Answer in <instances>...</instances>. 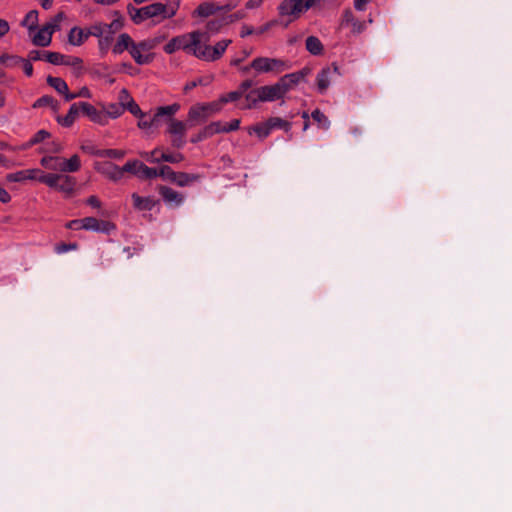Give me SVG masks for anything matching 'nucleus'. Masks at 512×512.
Here are the masks:
<instances>
[{"label":"nucleus","mask_w":512,"mask_h":512,"mask_svg":"<svg viewBox=\"0 0 512 512\" xmlns=\"http://www.w3.org/2000/svg\"><path fill=\"white\" fill-rule=\"evenodd\" d=\"M169 121L168 133L172 135L171 144L174 148L181 149L185 145V133L189 127L188 121L183 122L180 120L166 117Z\"/></svg>","instance_id":"7"},{"label":"nucleus","mask_w":512,"mask_h":512,"mask_svg":"<svg viewBox=\"0 0 512 512\" xmlns=\"http://www.w3.org/2000/svg\"><path fill=\"white\" fill-rule=\"evenodd\" d=\"M311 117L320 125L321 128L327 130L330 127L329 119L319 109H315L312 112Z\"/></svg>","instance_id":"39"},{"label":"nucleus","mask_w":512,"mask_h":512,"mask_svg":"<svg viewBox=\"0 0 512 512\" xmlns=\"http://www.w3.org/2000/svg\"><path fill=\"white\" fill-rule=\"evenodd\" d=\"M86 202H87V204H88V205H90L91 207H94V208H100V207H101V202H100V200H99L96 196H94V195L90 196V197L87 199V201H86Z\"/></svg>","instance_id":"64"},{"label":"nucleus","mask_w":512,"mask_h":512,"mask_svg":"<svg viewBox=\"0 0 512 512\" xmlns=\"http://www.w3.org/2000/svg\"><path fill=\"white\" fill-rule=\"evenodd\" d=\"M278 10L281 16H290L293 19L307 11L302 0H284L280 3Z\"/></svg>","instance_id":"8"},{"label":"nucleus","mask_w":512,"mask_h":512,"mask_svg":"<svg viewBox=\"0 0 512 512\" xmlns=\"http://www.w3.org/2000/svg\"><path fill=\"white\" fill-rule=\"evenodd\" d=\"M141 50H139L137 47H135V42L131 46L129 53L132 56V58L135 60V62L139 65H145L152 61L153 57L152 55H142Z\"/></svg>","instance_id":"31"},{"label":"nucleus","mask_w":512,"mask_h":512,"mask_svg":"<svg viewBox=\"0 0 512 512\" xmlns=\"http://www.w3.org/2000/svg\"><path fill=\"white\" fill-rule=\"evenodd\" d=\"M114 229H115V225L112 224L111 222L100 220L97 232L109 234Z\"/></svg>","instance_id":"53"},{"label":"nucleus","mask_w":512,"mask_h":512,"mask_svg":"<svg viewBox=\"0 0 512 512\" xmlns=\"http://www.w3.org/2000/svg\"><path fill=\"white\" fill-rule=\"evenodd\" d=\"M96 170L114 182L121 180L123 177L121 167L109 161L98 164Z\"/></svg>","instance_id":"14"},{"label":"nucleus","mask_w":512,"mask_h":512,"mask_svg":"<svg viewBox=\"0 0 512 512\" xmlns=\"http://www.w3.org/2000/svg\"><path fill=\"white\" fill-rule=\"evenodd\" d=\"M81 163L78 155H73L70 159H63L60 172H76L80 169Z\"/></svg>","instance_id":"30"},{"label":"nucleus","mask_w":512,"mask_h":512,"mask_svg":"<svg viewBox=\"0 0 512 512\" xmlns=\"http://www.w3.org/2000/svg\"><path fill=\"white\" fill-rule=\"evenodd\" d=\"M63 159L57 156H45L41 159V165L49 170L60 171Z\"/></svg>","instance_id":"28"},{"label":"nucleus","mask_w":512,"mask_h":512,"mask_svg":"<svg viewBox=\"0 0 512 512\" xmlns=\"http://www.w3.org/2000/svg\"><path fill=\"white\" fill-rule=\"evenodd\" d=\"M83 152L97 156V152L101 149H96L92 144H85L81 146Z\"/></svg>","instance_id":"61"},{"label":"nucleus","mask_w":512,"mask_h":512,"mask_svg":"<svg viewBox=\"0 0 512 512\" xmlns=\"http://www.w3.org/2000/svg\"><path fill=\"white\" fill-rule=\"evenodd\" d=\"M184 159V156L181 153L176 154H170L162 152L160 155V158H147V161L150 163H160L162 161L169 162V163H178L181 162Z\"/></svg>","instance_id":"29"},{"label":"nucleus","mask_w":512,"mask_h":512,"mask_svg":"<svg viewBox=\"0 0 512 512\" xmlns=\"http://www.w3.org/2000/svg\"><path fill=\"white\" fill-rule=\"evenodd\" d=\"M253 131L260 138L267 137L271 132V127L269 126L268 120L265 123L254 126Z\"/></svg>","instance_id":"49"},{"label":"nucleus","mask_w":512,"mask_h":512,"mask_svg":"<svg viewBox=\"0 0 512 512\" xmlns=\"http://www.w3.org/2000/svg\"><path fill=\"white\" fill-rule=\"evenodd\" d=\"M251 67L258 73H275L279 74L290 69L291 65L288 61L278 58L257 57L251 62Z\"/></svg>","instance_id":"2"},{"label":"nucleus","mask_w":512,"mask_h":512,"mask_svg":"<svg viewBox=\"0 0 512 512\" xmlns=\"http://www.w3.org/2000/svg\"><path fill=\"white\" fill-rule=\"evenodd\" d=\"M75 186L76 179L74 177L61 174V180L56 190L65 193L67 196H71L74 193Z\"/></svg>","instance_id":"24"},{"label":"nucleus","mask_w":512,"mask_h":512,"mask_svg":"<svg viewBox=\"0 0 512 512\" xmlns=\"http://www.w3.org/2000/svg\"><path fill=\"white\" fill-rule=\"evenodd\" d=\"M255 85V82L252 79H246L244 80L235 91H231L227 94L222 95L219 100L222 104V106L229 102H236L240 100L244 93L247 92L250 88H252Z\"/></svg>","instance_id":"11"},{"label":"nucleus","mask_w":512,"mask_h":512,"mask_svg":"<svg viewBox=\"0 0 512 512\" xmlns=\"http://www.w3.org/2000/svg\"><path fill=\"white\" fill-rule=\"evenodd\" d=\"M215 12V6L212 3H202L195 10L194 14L200 17H208Z\"/></svg>","instance_id":"40"},{"label":"nucleus","mask_w":512,"mask_h":512,"mask_svg":"<svg viewBox=\"0 0 512 512\" xmlns=\"http://www.w3.org/2000/svg\"><path fill=\"white\" fill-rule=\"evenodd\" d=\"M23 61V58L16 55L2 54L0 55V63L7 67H15Z\"/></svg>","instance_id":"43"},{"label":"nucleus","mask_w":512,"mask_h":512,"mask_svg":"<svg viewBox=\"0 0 512 512\" xmlns=\"http://www.w3.org/2000/svg\"><path fill=\"white\" fill-rule=\"evenodd\" d=\"M269 126L271 130L273 129H283L285 132H289L292 124L289 121L283 120L279 117H271L268 119Z\"/></svg>","instance_id":"35"},{"label":"nucleus","mask_w":512,"mask_h":512,"mask_svg":"<svg viewBox=\"0 0 512 512\" xmlns=\"http://www.w3.org/2000/svg\"><path fill=\"white\" fill-rule=\"evenodd\" d=\"M100 220L94 217H85L81 220H73L69 223V228H83L85 230H91L97 232Z\"/></svg>","instance_id":"21"},{"label":"nucleus","mask_w":512,"mask_h":512,"mask_svg":"<svg viewBox=\"0 0 512 512\" xmlns=\"http://www.w3.org/2000/svg\"><path fill=\"white\" fill-rule=\"evenodd\" d=\"M119 104L121 106H123V108L125 109V106L130 103V101L133 100V98L130 96L129 92L126 90V89H122L120 92H119Z\"/></svg>","instance_id":"52"},{"label":"nucleus","mask_w":512,"mask_h":512,"mask_svg":"<svg viewBox=\"0 0 512 512\" xmlns=\"http://www.w3.org/2000/svg\"><path fill=\"white\" fill-rule=\"evenodd\" d=\"M20 64H22L24 73L27 76L30 77V76L33 75V66H32V64L30 63L29 60L23 59V61H21Z\"/></svg>","instance_id":"59"},{"label":"nucleus","mask_w":512,"mask_h":512,"mask_svg":"<svg viewBox=\"0 0 512 512\" xmlns=\"http://www.w3.org/2000/svg\"><path fill=\"white\" fill-rule=\"evenodd\" d=\"M57 25L46 24L34 36L33 43L36 46L46 47L50 45L52 34L56 30Z\"/></svg>","instance_id":"16"},{"label":"nucleus","mask_w":512,"mask_h":512,"mask_svg":"<svg viewBox=\"0 0 512 512\" xmlns=\"http://www.w3.org/2000/svg\"><path fill=\"white\" fill-rule=\"evenodd\" d=\"M224 131L225 133L236 131L239 129L240 126V120L239 119H233L229 124H225Z\"/></svg>","instance_id":"57"},{"label":"nucleus","mask_w":512,"mask_h":512,"mask_svg":"<svg viewBox=\"0 0 512 512\" xmlns=\"http://www.w3.org/2000/svg\"><path fill=\"white\" fill-rule=\"evenodd\" d=\"M158 176L162 177L165 180L173 182L176 176V172L173 171L170 166L163 165L158 169Z\"/></svg>","instance_id":"47"},{"label":"nucleus","mask_w":512,"mask_h":512,"mask_svg":"<svg viewBox=\"0 0 512 512\" xmlns=\"http://www.w3.org/2000/svg\"><path fill=\"white\" fill-rule=\"evenodd\" d=\"M199 179V175L188 174L185 172H176L173 183H176L180 187H185Z\"/></svg>","instance_id":"27"},{"label":"nucleus","mask_w":512,"mask_h":512,"mask_svg":"<svg viewBox=\"0 0 512 512\" xmlns=\"http://www.w3.org/2000/svg\"><path fill=\"white\" fill-rule=\"evenodd\" d=\"M77 248V245L75 243L65 244L62 243L56 247V252L61 254L65 253L69 250H75Z\"/></svg>","instance_id":"58"},{"label":"nucleus","mask_w":512,"mask_h":512,"mask_svg":"<svg viewBox=\"0 0 512 512\" xmlns=\"http://www.w3.org/2000/svg\"><path fill=\"white\" fill-rule=\"evenodd\" d=\"M208 41V35L202 31H193L191 33L177 36L172 38L165 46L164 51L167 54H172L177 50H184L185 52L192 54L199 47V44L203 41Z\"/></svg>","instance_id":"1"},{"label":"nucleus","mask_w":512,"mask_h":512,"mask_svg":"<svg viewBox=\"0 0 512 512\" xmlns=\"http://www.w3.org/2000/svg\"><path fill=\"white\" fill-rule=\"evenodd\" d=\"M61 64L79 68L82 65V60L78 57L65 56Z\"/></svg>","instance_id":"54"},{"label":"nucleus","mask_w":512,"mask_h":512,"mask_svg":"<svg viewBox=\"0 0 512 512\" xmlns=\"http://www.w3.org/2000/svg\"><path fill=\"white\" fill-rule=\"evenodd\" d=\"M124 111L125 109L123 108V106H121L120 104L112 103L107 106L106 112L104 114L106 115V118L110 117L115 119L121 116Z\"/></svg>","instance_id":"41"},{"label":"nucleus","mask_w":512,"mask_h":512,"mask_svg":"<svg viewBox=\"0 0 512 512\" xmlns=\"http://www.w3.org/2000/svg\"><path fill=\"white\" fill-rule=\"evenodd\" d=\"M128 12L130 14L131 19L134 23L139 24L143 22L146 19H152V18H163V3L156 2L151 5L142 7V8H135L133 5L129 4L127 6Z\"/></svg>","instance_id":"4"},{"label":"nucleus","mask_w":512,"mask_h":512,"mask_svg":"<svg viewBox=\"0 0 512 512\" xmlns=\"http://www.w3.org/2000/svg\"><path fill=\"white\" fill-rule=\"evenodd\" d=\"M159 192L164 201L170 205L179 206L184 200L180 193L167 186H161Z\"/></svg>","instance_id":"19"},{"label":"nucleus","mask_w":512,"mask_h":512,"mask_svg":"<svg viewBox=\"0 0 512 512\" xmlns=\"http://www.w3.org/2000/svg\"><path fill=\"white\" fill-rule=\"evenodd\" d=\"M80 113L87 116L91 121L100 125L106 124V115L97 110L93 105L87 102H79Z\"/></svg>","instance_id":"15"},{"label":"nucleus","mask_w":512,"mask_h":512,"mask_svg":"<svg viewBox=\"0 0 512 512\" xmlns=\"http://www.w3.org/2000/svg\"><path fill=\"white\" fill-rule=\"evenodd\" d=\"M105 33V27L99 23L88 29L73 27L68 34V41L71 45L80 46L89 36L101 37Z\"/></svg>","instance_id":"6"},{"label":"nucleus","mask_w":512,"mask_h":512,"mask_svg":"<svg viewBox=\"0 0 512 512\" xmlns=\"http://www.w3.org/2000/svg\"><path fill=\"white\" fill-rule=\"evenodd\" d=\"M61 180V174H42L40 177H38V181L46 184L50 188L56 189L58 187V183Z\"/></svg>","instance_id":"32"},{"label":"nucleus","mask_w":512,"mask_h":512,"mask_svg":"<svg viewBox=\"0 0 512 512\" xmlns=\"http://www.w3.org/2000/svg\"><path fill=\"white\" fill-rule=\"evenodd\" d=\"M179 5L180 0H168L167 3L163 4V18L167 19L173 17L179 8Z\"/></svg>","instance_id":"34"},{"label":"nucleus","mask_w":512,"mask_h":512,"mask_svg":"<svg viewBox=\"0 0 512 512\" xmlns=\"http://www.w3.org/2000/svg\"><path fill=\"white\" fill-rule=\"evenodd\" d=\"M133 205L141 211H150L154 206V201L149 197H141L136 193L132 194Z\"/></svg>","instance_id":"25"},{"label":"nucleus","mask_w":512,"mask_h":512,"mask_svg":"<svg viewBox=\"0 0 512 512\" xmlns=\"http://www.w3.org/2000/svg\"><path fill=\"white\" fill-rule=\"evenodd\" d=\"M125 110H128L131 114H133L136 117L142 116V111H141L140 107L138 106V104L134 100L130 101V103H128L125 106Z\"/></svg>","instance_id":"55"},{"label":"nucleus","mask_w":512,"mask_h":512,"mask_svg":"<svg viewBox=\"0 0 512 512\" xmlns=\"http://www.w3.org/2000/svg\"><path fill=\"white\" fill-rule=\"evenodd\" d=\"M37 22H38V11L31 10L26 14V16L22 22V25L28 26L29 29L31 30L36 27Z\"/></svg>","instance_id":"44"},{"label":"nucleus","mask_w":512,"mask_h":512,"mask_svg":"<svg viewBox=\"0 0 512 512\" xmlns=\"http://www.w3.org/2000/svg\"><path fill=\"white\" fill-rule=\"evenodd\" d=\"M125 156V151L118 149H101L97 152V157L121 159Z\"/></svg>","instance_id":"38"},{"label":"nucleus","mask_w":512,"mask_h":512,"mask_svg":"<svg viewBox=\"0 0 512 512\" xmlns=\"http://www.w3.org/2000/svg\"><path fill=\"white\" fill-rule=\"evenodd\" d=\"M200 105H202L208 117L220 112L223 107L219 99L209 103H200Z\"/></svg>","instance_id":"37"},{"label":"nucleus","mask_w":512,"mask_h":512,"mask_svg":"<svg viewBox=\"0 0 512 512\" xmlns=\"http://www.w3.org/2000/svg\"><path fill=\"white\" fill-rule=\"evenodd\" d=\"M50 137V133L46 130H39L29 141V145H35L38 144L45 139Z\"/></svg>","instance_id":"50"},{"label":"nucleus","mask_w":512,"mask_h":512,"mask_svg":"<svg viewBox=\"0 0 512 512\" xmlns=\"http://www.w3.org/2000/svg\"><path fill=\"white\" fill-rule=\"evenodd\" d=\"M309 73L310 69L305 67L300 71L282 76L278 83L280 84L283 93L286 94L295 85L303 81Z\"/></svg>","instance_id":"9"},{"label":"nucleus","mask_w":512,"mask_h":512,"mask_svg":"<svg viewBox=\"0 0 512 512\" xmlns=\"http://www.w3.org/2000/svg\"><path fill=\"white\" fill-rule=\"evenodd\" d=\"M47 83L60 94L68 91V85L62 78L48 76Z\"/></svg>","instance_id":"33"},{"label":"nucleus","mask_w":512,"mask_h":512,"mask_svg":"<svg viewBox=\"0 0 512 512\" xmlns=\"http://www.w3.org/2000/svg\"><path fill=\"white\" fill-rule=\"evenodd\" d=\"M138 172V177L141 179H153L158 177V169L148 167L142 162Z\"/></svg>","instance_id":"36"},{"label":"nucleus","mask_w":512,"mask_h":512,"mask_svg":"<svg viewBox=\"0 0 512 512\" xmlns=\"http://www.w3.org/2000/svg\"><path fill=\"white\" fill-rule=\"evenodd\" d=\"M206 42L207 41L203 40L199 44V47L193 52V55L205 61H215L224 54L231 40L219 41L214 47L207 45Z\"/></svg>","instance_id":"5"},{"label":"nucleus","mask_w":512,"mask_h":512,"mask_svg":"<svg viewBox=\"0 0 512 512\" xmlns=\"http://www.w3.org/2000/svg\"><path fill=\"white\" fill-rule=\"evenodd\" d=\"M208 118L209 117L207 116L205 110L202 108V105L198 103L190 107L187 116V121L189 127H194L205 123L208 120Z\"/></svg>","instance_id":"17"},{"label":"nucleus","mask_w":512,"mask_h":512,"mask_svg":"<svg viewBox=\"0 0 512 512\" xmlns=\"http://www.w3.org/2000/svg\"><path fill=\"white\" fill-rule=\"evenodd\" d=\"M80 115L79 103H73L65 116H58L57 121L64 127H70Z\"/></svg>","instance_id":"22"},{"label":"nucleus","mask_w":512,"mask_h":512,"mask_svg":"<svg viewBox=\"0 0 512 512\" xmlns=\"http://www.w3.org/2000/svg\"><path fill=\"white\" fill-rule=\"evenodd\" d=\"M338 66L333 63L331 66L323 68L317 75V87L320 93H324L330 85L334 75H339Z\"/></svg>","instance_id":"10"},{"label":"nucleus","mask_w":512,"mask_h":512,"mask_svg":"<svg viewBox=\"0 0 512 512\" xmlns=\"http://www.w3.org/2000/svg\"><path fill=\"white\" fill-rule=\"evenodd\" d=\"M27 171L21 170L15 173H10L6 176L8 182H23L26 180Z\"/></svg>","instance_id":"51"},{"label":"nucleus","mask_w":512,"mask_h":512,"mask_svg":"<svg viewBox=\"0 0 512 512\" xmlns=\"http://www.w3.org/2000/svg\"><path fill=\"white\" fill-rule=\"evenodd\" d=\"M209 125L213 129L214 134H216V133H225V131L223 130L224 126H223V124L221 122H219V121L212 122Z\"/></svg>","instance_id":"63"},{"label":"nucleus","mask_w":512,"mask_h":512,"mask_svg":"<svg viewBox=\"0 0 512 512\" xmlns=\"http://www.w3.org/2000/svg\"><path fill=\"white\" fill-rule=\"evenodd\" d=\"M98 38H99L98 45H99L100 52L102 54L107 53V51L113 41V35H111L109 33H104L101 37H98Z\"/></svg>","instance_id":"45"},{"label":"nucleus","mask_w":512,"mask_h":512,"mask_svg":"<svg viewBox=\"0 0 512 512\" xmlns=\"http://www.w3.org/2000/svg\"><path fill=\"white\" fill-rule=\"evenodd\" d=\"M345 25H351L355 34H360L366 29L365 22L357 20L350 9H346L342 15L341 26Z\"/></svg>","instance_id":"18"},{"label":"nucleus","mask_w":512,"mask_h":512,"mask_svg":"<svg viewBox=\"0 0 512 512\" xmlns=\"http://www.w3.org/2000/svg\"><path fill=\"white\" fill-rule=\"evenodd\" d=\"M179 108L180 106L178 104L161 106L157 108V111L152 117H148L145 113L142 112V116H137L139 118L138 127L140 129L158 127L164 117L173 116L179 110Z\"/></svg>","instance_id":"3"},{"label":"nucleus","mask_w":512,"mask_h":512,"mask_svg":"<svg viewBox=\"0 0 512 512\" xmlns=\"http://www.w3.org/2000/svg\"><path fill=\"white\" fill-rule=\"evenodd\" d=\"M9 30V23L4 19H0V38L6 35L9 32Z\"/></svg>","instance_id":"62"},{"label":"nucleus","mask_w":512,"mask_h":512,"mask_svg":"<svg viewBox=\"0 0 512 512\" xmlns=\"http://www.w3.org/2000/svg\"><path fill=\"white\" fill-rule=\"evenodd\" d=\"M260 87L258 88H250L249 90H247L246 93H244V98H245V101L243 102V104L240 105V108L241 109H253L257 106V104L259 102H262L260 99H259V95L261 94L260 92Z\"/></svg>","instance_id":"20"},{"label":"nucleus","mask_w":512,"mask_h":512,"mask_svg":"<svg viewBox=\"0 0 512 512\" xmlns=\"http://www.w3.org/2000/svg\"><path fill=\"white\" fill-rule=\"evenodd\" d=\"M259 92L261 93L259 99L263 102H272L283 98L285 95L278 82L273 85L261 86Z\"/></svg>","instance_id":"13"},{"label":"nucleus","mask_w":512,"mask_h":512,"mask_svg":"<svg viewBox=\"0 0 512 512\" xmlns=\"http://www.w3.org/2000/svg\"><path fill=\"white\" fill-rule=\"evenodd\" d=\"M154 46H155L154 42L149 41V40H144L139 43H135V47H137L139 50H141L143 52L150 51L151 49L154 48Z\"/></svg>","instance_id":"56"},{"label":"nucleus","mask_w":512,"mask_h":512,"mask_svg":"<svg viewBox=\"0 0 512 512\" xmlns=\"http://www.w3.org/2000/svg\"><path fill=\"white\" fill-rule=\"evenodd\" d=\"M221 26V23L219 21H209L207 23V31L205 33H207V35L209 36V32H216L219 30Z\"/></svg>","instance_id":"60"},{"label":"nucleus","mask_w":512,"mask_h":512,"mask_svg":"<svg viewBox=\"0 0 512 512\" xmlns=\"http://www.w3.org/2000/svg\"><path fill=\"white\" fill-rule=\"evenodd\" d=\"M102 25L105 27V33L113 35L123 27V20L121 18H117L113 20L110 24Z\"/></svg>","instance_id":"48"},{"label":"nucleus","mask_w":512,"mask_h":512,"mask_svg":"<svg viewBox=\"0 0 512 512\" xmlns=\"http://www.w3.org/2000/svg\"><path fill=\"white\" fill-rule=\"evenodd\" d=\"M134 41L127 33L119 35L116 44L112 48V52L116 55L123 53L125 50H130Z\"/></svg>","instance_id":"23"},{"label":"nucleus","mask_w":512,"mask_h":512,"mask_svg":"<svg viewBox=\"0 0 512 512\" xmlns=\"http://www.w3.org/2000/svg\"><path fill=\"white\" fill-rule=\"evenodd\" d=\"M306 49L313 55H320L323 52V45L316 36H309L305 41Z\"/></svg>","instance_id":"26"},{"label":"nucleus","mask_w":512,"mask_h":512,"mask_svg":"<svg viewBox=\"0 0 512 512\" xmlns=\"http://www.w3.org/2000/svg\"><path fill=\"white\" fill-rule=\"evenodd\" d=\"M141 161L139 160H132L128 161L121 167L122 175L124 176V173H130L133 175L138 176V170L140 168Z\"/></svg>","instance_id":"42"},{"label":"nucleus","mask_w":512,"mask_h":512,"mask_svg":"<svg viewBox=\"0 0 512 512\" xmlns=\"http://www.w3.org/2000/svg\"><path fill=\"white\" fill-rule=\"evenodd\" d=\"M44 106H52L57 107V101L49 95H44L37 99L33 105L34 108L44 107Z\"/></svg>","instance_id":"46"},{"label":"nucleus","mask_w":512,"mask_h":512,"mask_svg":"<svg viewBox=\"0 0 512 512\" xmlns=\"http://www.w3.org/2000/svg\"><path fill=\"white\" fill-rule=\"evenodd\" d=\"M30 60H45L54 65H60L63 62L65 56L58 52L32 50L28 55Z\"/></svg>","instance_id":"12"}]
</instances>
